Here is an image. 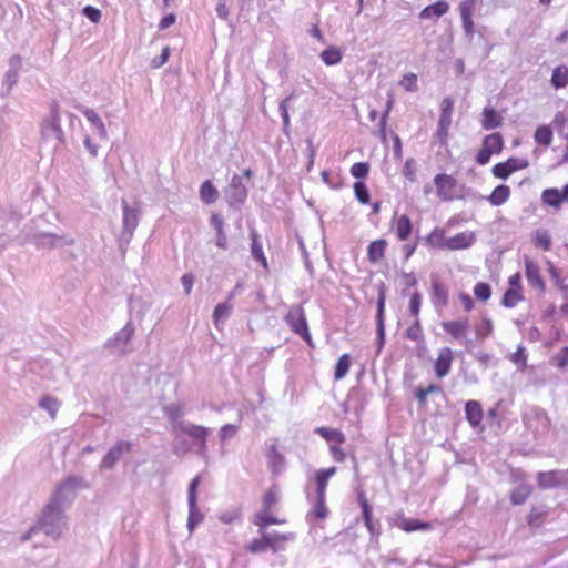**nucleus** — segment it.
<instances>
[{
	"label": "nucleus",
	"mask_w": 568,
	"mask_h": 568,
	"mask_svg": "<svg viewBox=\"0 0 568 568\" xmlns=\"http://www.w3.org/2000/svg\"><path fill=\"white\" fill-rule=\"evenodd\" d=\"M67 529L68 518L65 516V509L48 503L41 511L37 524L21 537V540L26 541L30 539L32 534L42 531L45 536L57 541Z\"/></svg>",
	"instance_id": "f257e3e1"
},
{
	"label": "nucleus",
	"mask_w": 568,
	"mask_h": 568,
	"mask_svg": "<svg viewBox=\"0 0 568 568\" xmlns=\"http://www.w3.org/2000/svg\"><path fill=\"white\" fill-rule=\"evenodd\" d=\"M122 206V230L119 236L120 246L128 245L139 225L141 211L138 206H130L126 200L121 201Z\"/></svg>",
	"instance_id": "f03ea898"
},
{
	"label": "nucleus",
	"mask_w": 568,
	"mask_h": 568,
	"mask_svg": "<svg viewBox=\"0 0 568 568\" xmlns=\"http://www.w3.org/2000/svg\"><path fill=\"white\" fill-rule=\"evenodd\" d=\"M82 485V479L75 476L68 477L55 489L49 504L65 509L75 497V491Z\"/></svg>",
	"instance_id": "7ed1b4c3"
},
{
	"label": "nucleus",
	"mask_w": 568,
	"mask_h": 568,
	"mask_svg": "<svg viewBox=\"0 0 568 568\" xmlns=\"http://www.w3.org/2000/svg\"><path fill=\"white\" fill-rule=\"evenodd\" d=\"M134 335V327L128 322L123 328L116 332L104 343V349L111 355L123 356L129 353V344Z\"/></svg>",
	"instance_id": "20e7f679"
},
{
	"label": "nucleus",
	"mask_w": 568,
	"mask_h": 568,
	"mask_svg": "<svg viewBox=\"0 0 568 568\" xmlns=\"http://www.w3.org/2000/svg\"><path fill=\"white\" fill-rule=\"evenodd\" d=\"M285 322L296 335L307 343V345L313 346L307 320L302 305L292 306L285 316Z\"/></svg>",
	"instance_id": "39448f33"
},
{
	"label": "nucleus",
	"mask_w": 568,
	"mask_h": 568,
	"mask_svg": "<svg viewBox=\"0 0 568 568\" xmlns=\"http://www.w3.org/2000/svg\"><path fill=\"white\" fill-rule=\"evenodd\" d=\"M201 480V475L195 476L187 488L189 516L186 526L190 534L204 520V515L197 508V488Z\"/></svg>",
	"instance_id": "423d86ee"
},
{
	"label": "nucleus",
	"mask_w": 568,
	"mask_h": 568,
	"mask_svg": "<svg viewBox=\"0 0 568 568\" xmlns=\"http://www.w3.org/2000/svg\"><path fill=\"white\" fill-rule=\"evenodd\" d=\"M41 136L44 141H57L59 144L64 141V133L60 124L59 106L54 103L50 114L41 124Z\"/></svg>",
	"instance_id": "0eeeda50"
},
{
	"label": "nucleus",
	"mask_w": 568,
	"mask_h": 568,
	"mask_svg": "<svg viewBox=\"0 0 568 568\" xmlns=\"http://www.w3.org/2000/svg\"><path fill=\"white\" fill-rule=\"evenodd\" d=\"M537 484L542 489L567 487L568 486V468L556 469L549 471H540L537 474Z\"/></svg>",
	"instance_id": "6e6552de"
},
{
	"label": "nucleus",
	"mask_w": 568,
	"mask_h": 568,
	"mask_svg": "<svg viewBox=\"0 0 568 568\" xmlns=\"http://www.w3.org/2000/svg\"><path fill=\"white\" fill-rule=\"evenodd\" d=\"M437 196L444 202H450L455 199V189L457 180L448 174L439 173L434 178Z\"/></svg>",
	"instance_id": "1a4fd4ad"
},
{
	"label": "nucleus",
	"mask_w": 568,
	"mask_h": 568,
	"mask_svg": "<svg viewBox=\"0 0 568 568\" xmlns=\"http://www.w3.org/2000/svg\"><path fill=\"white\" fill-rule=\"evenodd\" d=\"M33 243L39 248H55L61 247L65 245H72L74 243V240L71 237H68L63 234H54V233H38L33 236Z\"/></svg>",
	"instance_id": "9d476101"
},
{
	"label": "nucleus",
	"mask_w": 568,
	"mask_h": 568,
	"mask_svg": "<svg viewBox=\"0 0 568 568\" xmlns=\"http://www.w3.org/2000/svg\"><path fill=\"white\" fill-rule=\"evenodd\" d=\"M132 443L129 440L116 442L102 458L100 469H112L124 454L130 453Z\"/></svg>",
	"instance_id": "9b49d317"
},
{
	"label": "nucleus",
	"mask_w": 568,
	"mask_h": 568,
	"mask_svg": "<svg viewBox=\"0 0 568 568\" xmlns=\"http://www.w3.org/2000/svg\"><path fill=\"white\" fill-rule=\"evenodd\" d=\"M442 327L445 333L452 336V338L465 344L466 346L470 343V341L466 338V334L469 329L468 317L443 322Z\"/></svg>",
	"instance_id": "f8f14e48"
},
{
	"label": "nucleus",
	"mask_w": 568,
	"mask_h": 568,
	"mask_svg": "<svg viewBox=\"0 0 568 568\" xmlns=\"http://www.w3.org/2000/svg\"><path fill=\"white\" fill-rule=\"evenodd\" d=\"M22 67V59L19 54H14L9 59V69L4 74L1 94L8 95L12 88L17 84L19 72Z\"/></svg>",
	"instance_id": "ddd939ff"
},
{
	"label": "nucleus",
	"mask_w": 568,
	"mask_h": 568,
	"mask_svg": "<svg viewBox=\"0 0 568 568\" xmlns=\"http://www.w3.org/2000/svg\"><path fill=\"white\" fill-rule=\"evenodd\" d=\"M385 301L386 294L384 285L382 284L378 290L377 297V313H376V328H377V341L378 349L384 346L385 343Z\"/></svg>",
	"instance_id": "4468645a"
},
{
	"label": "nucleus",
	"mask_w": 568,
	"mask_h": 568,
	"mask_svg": "<svg viewBox=\"0 0 568 568\" xmlns=\"http://www.w3.org/2000/svg\"><path fill=\"white\" fill-rule=\"evenodd\" d=\"M527 165L528 162L526 160L509 158L505 162L495 164L491 172L494 176L506 180L513 172L525 169Z\"/></svg>",
	"instance_id": "2eb2a0df"
},
{
	"label": "nucleus",
	"mask_w": 568,
	"mask_h": 568,
	"mask_svg": "<svg viewBox=\"0 0 568 568\" xmlns=\"http://www.w3.org/2000/svg\"><path fill=\"white\" fill-rule=\"evenodd\" d=\"M357 499L362 509V517L365 527L367 528L372 537H377L379 535V524L373 521V508L368 503L363 490L357 494Z\"/></svg>",
	"instance_id": "dca6fc26"
},
{
	"label": "nucleus",
	"mask_w": 568,
	"mask_h": 568,
	"mask_svg": "<svg viewBox=\"0 0 568 568\" xmlns=\"http://www.w3.org/2000/svg\"><path fill=\"white\" fill-rule=\"evenodd\" d=\"M476 7V0H462L458 9L460 13L462 24L465 34L473 39L474 37V21H473V14Z\"/></svg>",
	"instance_id": "f3484780"
},
{
	"label": "nucleus",
	"mask_w": 568,
	"mask_h": 568,
	"mask_svg": "<svg viewBox=\"0 0 568 568\" xmlns=\"http://www.w3.org/2000/svg\"><path fill=\"white\" fill-rule=\"evenodd\" d=\"M393 525L403 529L406 532L432 529L430 523L422 521L419 519H408L402 511L395 514L393 518Z\"/></svg>",
	"instance_id": "a211bd4d"
},
{
	"label": "nucleus",
	"mask_w": 568,
	"mask_h": 568,
	"mask_svg": "<svg viewBox=\"0 0 568 568\" xmlns=\"http://www.w3.org/2000/svg\"><path fill=\"white\" fill-rule=\"evenodd\" d=\"M541 201L544 204L558 209L562 203L568 202V184H566L561 190L551 187L546 189L541 193Z\"/></svg>",
	"instance_id": "6ab92c4d"
},
{
	"label": "nucleus",
	"mask_w": 568,
	"mask_h": 568,
	"mask_svg": "<svg viewBox=\"0 0 568 568\" xmlns=\"http://www.w3.org/2000/svg\"><path fill=\"white\" fill-rule=\"evenodd\" d=\"M453 359V351L449 347L439 349L438 356L434 363V371L438 378H443L449 374Z\"/></svg>",
	"instance_id": "aec40b11"
},
{
	"label": "nucleus",
	"mask_w": 568,
	"mask_h": 568,
	"mask_svg": "<svg viewBox=\"0 0 568 568\" xmlns=\"http://www.w3.org/2000/svg\"><path fill=\"white\" fill-rule=\"evenodd\" d=\"M82 114L87 118L93 132L97 133L100 140L106 141L109 139L108 130L100 118V115L92 109L87 106H78Z\"/></svg>",
	"instance_id": "412c9836"
},
{
	"label": "nucleus",
	"mask_w": 568,
	"mask_h": 568,
	"mask_svg": "<svg viewBox=\"0 0 568 568\" xmlns=\"http://www.w3.org/2000/svg\"><path fill=\"white\" fill-rule=\"evenodd\" d=\"M526 278L531 287L539 292L545 291V281L541 277L538 264L528 257L525 258Z\"/></svg>",
	"instance_id": "4be33fe9"
},
{
	"label": "nucleus",
	"mask_w": 568,
	"mask_h": 568,
	"mask_svg": "<svg viewBox=\"0 0 568 568\" xmlns=\"http://www.w3.org/2000/svg\"><path fill=\"white\" fill-rule=\"evenodd\" d=\"M226 195L231 204L243 203L247 197V190L242 182L241 176L234 175L226 190Z\"/></svg>",
	"instance_id": "5701e85b"
},
{
	"label": "nucleus",
	"mask_w": 568,
	"mask_h": 568,
	"mask_svg": "<svg viewBox=\"0 0 568 568\" xmlns=\"http://www.w3.org/2000/svg\"><path fill=\"white\" fill-rule=\"evenodd\" d=\"M296 535L294 532H266L268 549H271L273 552L284 550L285 544L288 541H294Z\"/></svg>",
	"instance_id": "b1692460"
},
{
	"label": "nucleus",
	"mask_w": 568,
	"mask_h": 568,
	"mask_svg": "<svg viewBox=\"0 0 568 568\" xmlns=\"http://www.w3.org/2000/svg\"><path fill=\"white\" fill-rule=\"evenodd\" d=\"M178 428L182 433L192 437L195 440V443L203 442V439H206L210 432V429L204 426L195 425L186 420L179 422Z\"/></svg>",
	"instance_id": "393cba45"
},
{
	"label": "nucleus",
	"mask_w": 568,
	"mask_h": 568,
	"mask_svg": "<svg viewBox=\"0 0 568 568\" xmlns=\"http://www.w3.org/2000/svg\"><path fill=\"white\" fill-rule=\"evenodd\" d=\"M475 236L473 233L460 232L455 236L448 237L445 242L446 250H465L473 245Z\"/></svg>",
	"instance_id": "a878e982"
},
{
	"label": "nucleus",
	"mask_w": 568,
	"mask_h": 568,
	"mask_svg": "<svg viewBox=\"0 0 568 568\" xmlns=\"http://www.w3.org/2000/svg\"><path fill=\"white\" fill-rule=\"evenodd\" d=\"M432 302L437 310L448 305V290L437 280L432 281Z\"/></svg>",
	"instance_id": "bb28decb"
},
{
	"label": "nucleus",
	"mask_w": 568,
	"mask_h": 568,
	"mask_svg": "<svg viewBox=\"0 0 568 568\" xmlns=\"http://www.w3.org/2000/svg\"><path fill=\"white\" fill-rule=\"evenodd\" d=\"M336 467H329L326 469H321L315 474V496L326 497V488L328 485L329 478H332L336 474Z\"/></svg>",
	"instance_id": "cd10ccee"
},
{
	"label": "nucleus",
	"mask_w": 568,
	"mask_h": 568,
	"mask_svg": "<svg viewBox=\"0 0 568 568\" xmlns=\"http://www.w3.org/2000/svg\"><path fill=\"white\" fill-rule=\"evenodd\" d=\"M448 10H449L448 2H446L444 0H438L435 3L425 7L420 11L419 18L423 19V20L433 19V18H440L442 16L447 13Z\"/></svg>",
	"instance_id": "c85d7f7f"
},
{
	"label": "nucleus",
	"mask_w": 568,
	"mask_h": 568,
	"mask_svg": "<svg viewBox=\"0 0 568 568\" xmlns=\"http://www.w3.org/2000/svg\"><path fill=\"white\" fill-rule=\"evenodd\" d=\"M465 414L467 422L473 426L477 427L483 420V408L479 402L468 400L465 405Z\"/></svg>",
	"instance_id": "c756f323"
},
{
	"label": "nucleus",
	"mask_w": 568,
	"mask_h": 568,
	"mask_svg": "<svg viewBox=\"0 0 568 568\" xmlns=\"http://www.w3.org/2000/svg\"><path fill=\"white\" fill-rule=\"evenodd\" d=\"M501 115L493 108L486 106L483 111L481 126L485 130H494L501 125Z\"/></svg>",
	"instance_id": "7c9ffc66"
},
{
	"label": "nucleus",
	"mask_w": 568,
	"mask_h": 568,
	"mask_svg": "<svg viewBox=\"0 0 568 568\" xmlns=\"http://www.w3.org/2000/svg\"><path fill=\"white\" fill-rule=\"evenodd\" d=\"M413 231L412 220L403 214L395 219V233L399 241H406Z\"/></svg>",
	"instance_id": "2f4dec72"
},
{
	"label": "nucleus",
	"mask_w": 568,
	"mask_h": 568,
	"mask_svg": "<svg viewBox=\"0 0 568 568\" xmlns=\"http://www.w3.org/2000/svg\"><path fill=\"white\" fill-rule=\"evenodd\" d=\"M509 196L510 187L506 184H500L487 196V201L494 206H500L508 201Z\"/></svg>",
	"instance_id": "473e14b6"
},
{
	"label": "nucleus",
	"mask_w": 568,
	"mask_h": 568,
	"mask_svg": "<svg viewBox=\"0 0 568 568\" xmlns=\"http://www.w3.org/2000/svg\"><path fill=\"white\" fill-rule=\"evenodd\" d=\"M270 468L272 473L280 474L285 467V458L277 449L276 445H272L267 453Z\"/></svg>",
	"instance_id": "72a5a7b5"
},
{
	"label": "nucleus",
	"mask_w": 568,
	"mask_h": 568,
	"mask_svg": "<svg viewBox=\"0 0 568 568\" xmlns=\"http://www.w3.org/2000/svg\"><path fill=\"white\" fill-rule=\"evenodd\" d=\"M387 246L386 240L379 239L373 241L367 248V257L372 263H378L385 255Z\"/></svg>",
	"instance_id": "f704fd0d"
},
{
	"label": "nucleus",
	"mask_w": 568,
	"mask_h": 568,
	"mask_svg": "<svg viewBox=\"0 0 568 568\" xmlns=\"http://www.w3.org/2000/svg\"><path fill=\"white\" fill-rule=\"evenodd\" d=\"M284 521L283 519L268 515L266 510L258 511L253 519V524L260 528V531H264V528L270 525H281Z\"/></svg>",
	"instance_id": "c9c22d12"
},
{
	"label": "nucleus",
	"mask_w": 568,
	"mask_h": 568,
	"mask_svg": "<svg viewBox=\"0 0 568 568\" xmlns=\"http://www.w3.org/2000/svg\"><path fill=\"white\" fill-rule=\"evenodd\" d=\"M483 146L493 154H498L503 151L504 139L500 133L488 134L484 138Z\"/></svg>",
	"instance_id": "e433bc0d"
},
{
	"label": "nucleus",
	"mask_w": 568,
	"mask_h": 568,
	"mask_svg": "<svg viewBox=\"0 0 568 568\" xmlns=\"http://www.w3.org/2000/svg\"><path fill=\"white\" fill-rule=\"evenodd\" d=\"M326 497L315 496L312 500V509L308 513V516H313L316 519H325L327 518L329 510L325 504Z\"/></svg>",
	"instance_id": "4c0bfd02"
},
{
	"label": "nucleus",
	"mask_w": 568,
	"mask_h": 568,
	"mask_svg": "<svg viewBox=\"0 0 568 568\" xmlns=\"http://www.w3.org/2000/svg\"><path fill=\"white\" fill-rule=\"evenodd\" d=\"M494 333V323L488 316H483L481 322L475 329L476 338L478 341H485L489 338Z\"/></svg>",
	"instance_id": "58836bf2"
},
{
	"label": "nucleus",
	"mask_w": 568,
	"mask_h": 568,
	"mask_svg": "<svg viewBox=\"0 0 568 568\" xmlns=\"http://www.w3.org/2000/svg\"><path fill=\"white\" fill-rule=\"evenodd\" d=\"M231 312L232 305L229 303H220L215 306L213 312V322L216 328H220V325L231 316Z\"/></svg>",
	"instance_id": "ea45409f"
},
{
	"label": "nucleus",
	"mask_w": 568,
	"mask_h": 568,
	"mask_svg": "<svg viewBox=\"0 0 568 568\" xmlns=\"http://www.w3.org/2000/svg\"><path fill=\"white\" fill-rule=\"evenodd\" d=\"M252 245H251V254L257 260L264 268H267V260L263 253L262 243L258 241V235L255 231L251 232Z\"/></svg>",
	"instance_id": "a19ab883"
},
{
	"label": "nucleus",
	"mask_w": 568,
	"mask_h": 568,
	"mask_svg": "<svg viewBox=\"0 0 568 568\" xmlns=\"http://www.w3.org/2000/svg\"><path fill=\"white\" fill-rule=\"evenodd\" d=\"M521 301H524L521 290L507 288L501 298V305L507 308H513Z\"/></svg>",
	"instance_id": "79ce46f5"
},
{
	"label": "nucleus",
	"mask_w": 568,
	"mask_h": 568,
	"mask_svg": "<svg viewBox=\"0 0 568 568\" xmlns=\"http://www.w3.org/2000/svg\"><path fill=\"white\" fill-rule=\"evenodd\" d=\"M454 110V100L450 97L445 98L440 104V115L438 124L450 125Z\"/></svg>",
	"instance_id": "37998d69"
},
{
	"label": "nucleus",
	"mask_w": 568,
	"mask_h": 568,
	"mask_svg": "<svg viewBox=\"0 0 568 568\" xmlns=\"http://www.w3.org/2000/svg\"><path fill=\"white\" fill-rule=\"evenodd\" d=\"M200 197L206 204H212L217 199V190L210 180L202 183L200 187Z\"/></svg>",
	"instance_id": "c03bdc74"
},
{
	"label": "nucleus",
	"mask_w": 568,
	"mask_h": 568,
	"mask_svg": "<svg viewBox=\"0 0 568 568\" xmlns=\"http://www.w3.org/2000/svg\"><path fill=\"white\" fill-rule=\"evenodd\" d=\"M551 84L556 88H565L568 84V67L560 65L554 69Z\"/></svg>",
	"instance_id": "a18cd8bd"
},
{
	"label": "nucleus",
	"mask_w": 568,
	"mask_h": 568,
	"mask_svg": "<svg viewBox=\"0 0 568 568\" xmlns=\"http://www.w3.org/2000/svg\"><path fill=\"white\" fill-rule=\"evenodd\" d=\"M321 59L328 67L336 65L342 61V52L335 47H329L322 51Z\"/></svg>",
	"instance_id": "49530a36"
},
{
	"label": "nucleus",
	"mask_w": 568,
	"mask_h": 568,
	"mask_svg": "<svg viewBox=\"0 0 568 568\" xmlns=\"http://www.w3.org/2000/svg\"><path fill=\"white\" fill-rule=\"evenodd\" d=\"M531 494L529 485H519L510 494V500L514 505L524 504Z\"/></svg>",
	"instance_id": "de8ad7c7"
},
{
	"label": "nucleus",
	"mask_w": 568,
	"mask_h": 568,
	"mask_svg": "<svg viewBox=\"0 0 568 568\" xmlns=\"http://www.w3.org/2000/svg\"><path fill=\"white\" fill-rule=\"evenodd\" d=\"M447 239L445 237V232L443 229L436 227L426 237V242L434 247L446 250L445 242Z\"/></svg>",
	"instance_id": "09e8293b"
},
{
	"label": "nucleus",
	"mask_w": 568,
	"mask_h": 568,
	"mask_svg": "<svg viewBox=\"0 0 568 568\" xmlns=\"http://www.w3.org/2000/svg\"><path fill=\"white\" fill-rule=\"evenodd\" d=\"M261 538H256L251 540L246 545V550L251 554H260L264 552L268 549L267 539H266V531H260Z\"/></svg>",
	"instance_id": "8fccbe9b"
},
{
	"label": "nucleus",
	"mask_w": 568,
	"mask_h": 568,
	"mask_svg": "<svg viewBox=\"0 0 568 568\" xmlns=\"http://www.w3.org/2000/svg\"><path fill=\"white\" fill-rule=\"evenodd\" d=\"M351 367V356L348 354H343L336 363L334 377L335 379H342L344 378Z\"/></svg>",
	"instance_id": "3c124183"
},
{
	"label": "nucleus",
	"mask_w": 568,
	"mask_h": 568,
	"mask_svg": "<svg viewBox=\"0 0 568 568\" xmlns=\"http://www.w3.org/2000/svg\"><path fill=\"white\" fill-rule=\"evenodd\" d=\"M39 406L42 409L47 410L49 413V415L51 416V418H54L60 408V403L57 398H54L50 395H47L40 399Z\"/></svg>",
	"instance_id": "603ef678"
},
{
	"label": "nucleus",
	"mask_w": 568,
	"mask_h": 568,
	"mask_svg": "<svg viewBox=\"0 0 568 568\" xmlns=\"http://www.w3.org/2000/svg\"><path fill=\"white\" fill-rule=\"evenodd\" d=\"M293 98H294V95L290 94L280 102L278 109H280V114H281V118L283 121L284 132H287L290 124H291L288 109H290L291 101L293 100Z\"/></svg>",
	"instance_id": "864d4df0"
},
{
	"label": "nucleus",
	"mask_w": 568,
	"mask_h": 568,
	"mask_svg": "<svg viewBox=\"0 0 568 568\" xmlns=\"http://www.w3.org/2000/svg\"><path fill=\"white\" fill-rule=\"evenodd\" d=\"M534 138L538 144L548 146V145H550V143L552 141V131L547 125L539 126L535 131Z\"/></svg>",
	"instance_id": "5fc2aeb1"
},
{
	"label": "nucleus",
	"mask_w": 568,
	"mask_h": 568,
	"mask_svg": "<svg viewBox=\"0 0 568 568\" xmlns=\"http://www.w3.org/2000/svg\"><path fill=\"white\" fill-rule=\"evenodd\" d=\"M354 194L359 203L368 204L371 200L369 191L364 182L357 181L354 183Z\"/></svg>",
	"instance_id": "6e6d98bb"
},
{
	"label": "nucleus",
	"mask_w": 568,
	"mask_h": 568,
	"mask_svg": "<svg viewBox=\"0 0 568 568\" xmlns=\"http://www.w3.org/2000/svg\"><path fill=\"white\" fill-rule=\"evenodd\" d=\"M164 413L171 422L179 423L184 415V409L180 404L172 403L164 407Z\"/></svg>",
	"instance_id": "4d7b16f0"
},
{
	"label": "nucleus",
	"mask_w": 568,
	"mask_h": 568,
	"mask_svg": "<svg viewBox=\"0 0 568 568\" xmlns=\"http://www.w3.org/2000/svg\"><path fill=\"white\" fill-rule=\"evenodd\" d=\"M475 296L480 301H488L491 296V287L489 284L479 282L474 287Z\"/></svg>",
	"instance_id": "13d9d810"
},
{
	"label": "nucleus",
	"mask_w": 568,
	"mask_h": 568,
	"mask_svg": "<svg viewBox=\"0 0 568 568\" xmlns=\"http://www.w3.org/2000/svg\"><path fill=\"white\" fill-rule=\"evenodd\" d=\"M316 433L320 434L323 438H325L327 440H337L339 443H342L344 440V435L336 429H332V428H327V427H318L316 429Z\"/></svg>",
	"instance_id": "bf43d9fd"
},
{
	"label": "nucleus",
	"mask_w": 568,
	"mask_h": 568,
	"mask_svg": "<svg viewBox=\"0 0 568 568\" xmlns=\"http://www.w3.org/2000/svg\"><path fill=\"white\" fill-rule=\"evenodd\" d=\"M406 336L414 342L423 339V329L419 318H415L414 324L406 329Z\"/></svg>",
	"instance_id": "052dcab7"
},
{
	"label": "nucleus",
	"mask_w": 568,
	"mask_h": 568,
	"mask_svg": "<svg viewBox=\"0 0 568 568\" xmlns=\"http://www.w3.org/2000/svg\"><path fill=\"white\" fill-rule=\"evenodd\" d=\"M239 430V426L234 424L224 425L219 433L222 445L227 440L233 438Z\"/></svg>",
	"instance_id": "680f3d73"
},
{
	"label": "nucleus",
	"mask_w": 568,
	"mask_h": 568,
	"mask_svg": "<svg viewBox=\"0 0 568 568\" xmlns=\"http://www.w3.org/2000/svg\"><path fill=\"white\" fill-rule=\"evenodd\" d=\"M241 509L234 508L231 510L223 511L219 515V519L224 524H232L241 518Z\"/></svg>",
	"instance_id": "e2e57ef3"
},
{
	"label": "nucleus",
	"mask_w": 568,
	"mask_h": 568,
	"mask_svg": "<svg viewBox=\"0 0 568 568\" xmlns=\"http://www.w3.org/2000/svg\"><path fill=\"white\" fill-rule=\"evenodd\" d=\"M369 171V165L366 162H357L352 165L351 174L356 179H364Z\"/></svg>",
	"instance_id": "0e129e2a"
},
{
	"label": "nucleus",
	"mask_w": 568,
	"mask_h": 568,
	"mask_svg": "<svg viewBox=\"0 0 568 568\" xmlns=\"http://www.w3.org/2000/svg\"><path fill=\"white\" fill-rule=\"evenodd\" d=\"M420 305H422L420 293L419 292L413 293L410 296V300H409V312L415 318H418Z\"/></svg>",
	"instance_id": "69168bd1"
},
{
	"label": "nucleus",
	"mask_w": 568,
	"mask_h": 568,
	"mask_svg": "<svg viewBox=\"0 0 568 568\" xmlns=\"http://www.w3.org/2000/svg\"><path fill=\"white\" fill-rule=\"evenodd\" d=\"M535 244L538 247L548 251L550 248V237L546 231L538 230L535 235Z\"/></svg>",
	"instance_id": "338daca9"
},
{
	"label": "nucleus",
	"mask_w": 568,
	"mask_h": 568,
	"mask_svg": "<svg viewBox=\"0 0 568 568\" xmlns=\"http://www.w3.org/2000/svg\"><path fill=\"white\" fill-rule=\"evenodd\" d=\"M439 390H440L439 386L432 384V385H429L426 388H418L417 392H416V398L419 402V404L424 405L426 403L427 396L429 394L436 393V392H439Z\"/></svg>",
	"instance_id": "774afa93"
}]
</instances>
